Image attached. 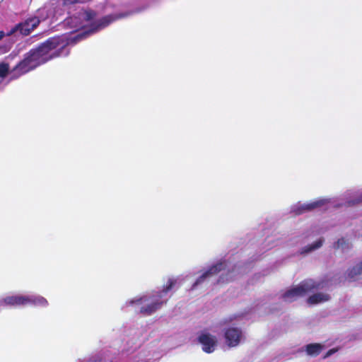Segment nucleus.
<instances>
[{"label": "nucleus", "instance_id": "423d86ee", "mask_svg": "<svg viewBox=\"0 0 362 362\" xmlns=\"http://www.w3.org/2000/svg\"><path fill=\"white\" fill-rule=\"evenodd\" d=\"M199 341L202 345L203 351L210 354L214 351L218 341L215 336L204 330L201 332L199 337Z\"/></svg>", "mask_w": 362, "mask_h": 362}, {"label": "nucleus", "instance_id": "a211bd4d", "mask_svg": "<svg viewBox=\"0 0 362 362\" xmlns=\"http://www.w3.org/2000/svg\"><path fill=\"white\" fill-rule=\"evenodd\" d=\"M9 70V66L6 62L0 63V77H4Z\"/></svg>", "mask_w": 362, "mask_h": 362}, {"label": "nucleus", "instance_id": "39448f33", "mask_svg": "<svg viewBox=\"0 0 362 362\" xmlns=\"http://www.w3.org/2000/svg\"><path fill=\"white\" fill-rule=\"evenodd\" d=\"M37 17H30L14 26L8 33V35L20 33L23 35H28L40 23Z\"/></svg>", "mask_w": 362, "mask_h": 362}, {"label": "nucleus", "instance_id": "9b49d317", "mask_svg": "<svg viewBox=\"0 0 362 362\" xmlns=\"http://www.w3.org/2000/svg\"><path fill=\"white\" fill-rule=\"evenodd\" d=\"M334 248L339 250L341 253L346 254L352 248V243L349 240L341 238L335 243Z\"/></svg>", "mask_w": 362, "mask_h": 362}, {"label": "nucleus", "instance_id": "f8f14e48", "mask_svg": "<svg viewBox=\"0 0 362 362\" xmlns=\"http://www.w3.org/2000/svg\"><path fill=\"white\" fill-rule=\"evenodd\" d=\"M362 276V260L349 269L347 276L351 280L358 279Z\"/></svg>", "mask_w": 362, "mask_h": 362}, {"label": "nucleus", "instance_id": "f3484780", "mask_svg": "<svg viewBox=\"0 0 362 362\" xmlns=\"http://www.w3.org/2000/svg\"><path fill=\"white\" fill-rule=\"evenodd\" d=\"M105 358V352H99L91 356L86 362H101Z\"/></svg>", "mask_w": 362, "mask_h": 362}, {"label": "nucleus", "instance_id": "4be33fe9", "mask_svg": "<svg viewBox=\"0 0 362 362\" xmlns=\"http://www.w3.org/2000/svg\"><path fill=\"white\" fill-rule=\"evenodd\" d=\"M71 2H76L78 1V0H70Z\"/></svg>", "mask_w": 362, "mask_h": 362}, {"label": "nucleus", "instance_id": "f03ea898", "mask_svg": "<svg viewBox=\"0 0 362 362\" xmlns=\"http://www.w3.org/2000/svg\"><path fill=\"white\" fill-rule=\"evenodd\" d=\"M179 278L168 279L166 286L162 291H156L151 295H144L142 296H136L127 300L125 306H139V312L144 315H151L159 310L162 305L167 301V295L168 292L177 284Z\"/></svg>", "mask_w": 362, "mask_h": 362}, {"label": "nucleus", "instance_id": "7ed1b4c3", "mask_svg": "<svg viewBox=\"0 0 362 362\" xmlns=\"http://www.w3.org/2000/svg\"><path fill=\"white\" fill-rule=\"evenodd\" d=\"M323 288L322 284L316 283L313 279H308L286 291L283 294L282 298L286 302H292L299 297L304 296L318 288Z\"/></svg>", "mask_w": 362, "mask_h": 362}, {"label": "nucleus", "instance_id": "0eeeda50", "mask_svg": "<svg viewBox=\"0 0 362 362\" xmlns=\"http://www.w3.org/2000/svg\"><path fill=\"white\" fill-rule=\"evenodd\" d=\"M27 295H9L0 300L1 306H25L27 305Z\"/></svg>", "mask_w": 362, "mask_h": 362}, {"label": "nucleus", "instance_id": "ddd939ff", "mask_svg": "<svg viewBox=\"0 0 362 362\" xmlns=\"http://www.w3.org/2000/svg\"><path fill=\"white\" fill-rule=\"evenodd\" d=\"M329 300V296L328 294L324 293H317L310 296L308 299V303L310 305H315L326 302Z\"/></svg>", "mask_w": 362, "mask_h": 362}, {"label": "nucleus", "instance_id": "aec40b11", "mask_svg": "<svg viewBox=\"0 0 362 362\" xmlns=\"http://www.w3.org/2000/svg\"><path fill=\"white\" fill-rule=\"evenodd\" d=\"M336 351H337V349H330L329 351H327V353L325 356V358H327V357L331 356L332 354H333Z\"/></svg>", "mask_w": 362, "mask_h": 362}, {"label": "nucleus", "instance_id": "1a4fd4ad", "mask_svg": "<svg viewBox=\"0 0 362 362\" xmlns=\"http://www.w3.org/2000/svg\"><path fill=\"white\" fill-rule=\"evenodd\" d=\"M226 267L225 262H219L212 266L206 272H204L199 278L194 282L192 286V289L195 288L198 285L204 282L206 279L210 278L218 272H221Z\"/></svg>", "mask_w": 362, "mask_h": 362}, {"label": "nucleus", "instance_id": "4468645a", "mask_svg": "<svg viewBox=\"0 0 362 362\" xmlns=\"http://www.w3.org/2000/svg\"><path fill=\"white\" fill-rule=\"evenodd\" d=\"M322 347L320 344H311L306 346V352L308 355L315 356L320 353Z\"/></svg>", "mask_w": 362, "mask_h": 362}, {"label": "nucleus", "instance_id": "f257e3e1", "mask_svg": "<svg viewBox=\"0 0 362 362\" xmlns=\"http://www.w3.org/2000/svg\"><path fill=\"white\" fill-rule=\"evenodd\" d=\"M112 21V16L97 18L96 13L91 10L78 11L64 21V25L71 30L70 35L49 38L36 49L30 50L16 66L15 74H24L55 57L68 55V45L76 43L87 34L104 28Z\"/></svg>", "mask_w": 362, "mask_h": 362}, {"label": "nucleus", "instance_id": "5701e85b", "mask_svg": "<svg viewBox=\"0 0 362 362\" xmlns=\"http://www.w3.org/2000/svg\"><path fill=\"white\" fill-rule=\"evenodd\" d=\"M219 281H223V282H224V281H225V280H224V279H222V277L221 278V279H220Z\"/></svg>", "mask_w": 362, "mask_h": 362}, {"label": "nucleus", "instance_id": "6ab92c4d", "mask_svg": "<svg viewBox=\"0 0 362 362\" xmlns=\"http://www.w3.org/2000/svg\"><path fill=\"white\" fill-rule=\"evenodd\" d=\"M132 362H146V359L144 354H139L134 358Z\"/></svg>", "mask_w": 362, "mask_h": 362}, {"label": "nucleus", "instance_id": "dca6fc26", "mask_svg": "<svg viewBox=\"0 0 362 362\" xmlns=\"http://www.w3.org/2000/svg\"><path fill=\"white\" fill-rule=\"evenodd\" d=\"M322 244H323V240L319 239L318 240H317L312 245L306 246L304 248H303L301 250V253L302 254L309 253L313 250H315L320 248L322 245Z\"/></svg>", "mask_w": 362, "mask_h": 362}, {"label": "nucleus", "instance_id": "412c9836", "mask_svg": "<svg viewBox=\"0 0 362 362\" xmlns=\"http://www.w3.org/2000/svg\"><path fill=\"white\" fill-rule=\"evenodd\" d=\"M4 33L3 32H0V40L3 37Z\"/></svg>", "mask_w": 362, "mask_h": 362}, {"label": "nucleus", "instance_id": "9d476101", "mask_svg": "<svg viewBox=\"0 0 362 362\" xmlns=\"http://www.w3.org/2000/svg\"><path fill=\"white\" fill-rule=\"evenodd\" d=\"M27 305H34L37 307H47V300L42 296L38 295H27Z\"/></svg>", "mask_w": 362, "mask_h": 362}, {"label": "nucleus", "instance_id": "6e6552de", "mask_svg": "<svg viewBox=\"0 0 362 362\" xmlns=\"http://www.w3.org/2000/svg\"><path fill=\"white\" fill-rule=\"evenodd\" d=\"M243 337L242 331L237 327H229L225 332L226 342L230 347L238 346Z\"/></svg>", "mask_w": 362, "mask_h": 362}, {"label": "nucleus", "instance_id": "b1692460", "mask_svg": "<svg viewBox=\"0 0 362 362\" xmlns=\"http://www.w3.org/2000/svg\"><path fill=\"white\" fill-rule=\"evenodd\" d=\"M4 1V0H0V3H1V1Z\"/></svg>", "mask_w": 362, "mask_h": 362}, {"label": "nucleus", "instance_id": "2eb2a0df", "mask_svg": "<svg viewBox=\"0 0 362 362\" xmlns=\"http://www.w3.org/2000/svg\"><path fill=\"white\" fill-rule=\"evenodd\" d=\"M346 202L349 206L354 205L355 204L362 202V192L358 194H351L350 193L346 195Z\"/></svg>", "mask_w": 362, "mask_h": 362}, {"label": "nucleus", "instance_id": "20e7f679", "mask_svg": "<svg viewBox=\"0 0 362 362\" xmlns=\"http://www.w3.org/2000/svg\"><path fill=\"white\" fill-rule=\"evenodd\" d=\"M336 201L331 199H318L309 203L301 204L298 203L296 206H293V211L296 214H300L304 212L311 211L316 208H321L323 206L334 205Z\"/></svg>", "mask_w": 362, "mask_h": 362}]
</instances>
